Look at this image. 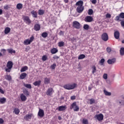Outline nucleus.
Segmentation results:
<instances>
[{
  "mask_svg": "<svg viewBox=\"0 0 124 124\" xmlns=\"http://www.w3.org/2000/svg\"><path fill=\"white\" fill-rule=\"evenodd\" d=\"M0 93H2V94H4V91L1 89V88H0Z\"/></svg>",
  "mask_w": 124,
  "mask_h": 124,
  "instance_id": "57",
  "label": "nucleus"
},
{
  "mask_svg": "<svg viewBox=\"0 0 124 124\" xmlns=\"http://www.w3.org/2000/svg\"><path fill=\"white\" fill-rule=\"evenodd\" d=\"M114 36L115 39H119L120 38V32L118 31H114Z\"/></svg>",
  "mask_w": 124,
  "mask_h": 124,
  "instance_id": "15",
  "label": "nucleus"
},
{
  "mask_svg": "<svg viewBox=\"0 0 124 124\" xmlns=\"http://www.w3.org/2000/svg\"><path fill=\"white\" fill-rule=\"evenodd\" d=\"M120 55L124 56V47H121L120 51Z\"/></svg>",
  "mask_w": 124,
  "mask_h": 124,
  "instance_id": "41",
  "label": "nucleus"
},
{
  "mask_svg": "<svg viewBox=\"0 0 124 124\" xmlns=\"http://www.w3.org/2000/svg\"><path fill=\"white\" fill-rule=\"evenodd\" d=\"M77 11L78 13H82L84 11L83 6H78L77 8Z\"/></svg>",
  "mask_w": 124,
  "mask_h": 124,
  "instance_id": "12",
  "label": "nucleus"
},
{
  "mask_svg": "<svg viewBox=\"0 0 124 124\" xmlns=\"http://www.w3.org/2000/svg\"><path fill=\"white\" fill-rule=\"evenodd\" d=\"M6 50L5 49H1V52H3V54H5Z\"/></svg>",
  "mask_w": 124,
  "mask_h": 124,
  "instance_id": "59",
  "label": "nucleus"
},
{
  "mask_svg": "<svg viewBox=\"0 0 124 124\" xmlns=\"http://www.w3.org/2000/svg\"><path fill=\"white\" fill-rule=\"evenodd\" d=\"M59 34H60V35H62L63 34V31H60V32H59Z\"/></svg>",
  "mask_w": 124,
  "mask_h": 124,
  "instance_id": "62",
  "label": "nucleus"
},
{
  "mask_svg": "<svg viewBox=\"0 0 124 124\" xmlns=\"http://www.w3.org/2000/svg\"><path fill=\"white\" fill-rule=\"evenodd\" d=\"M73 27L77 30H79L81 28V24L80 23L77 21H75L73 22Z\"/></svg>",
  "mask_w": 124,
  "mask_h": 124,
  "instance_id": "5",
  "label": "nucleus"
},
{
  "mask_svg": "<svg viewBox=\"0 0 124 124\" xmlns=\"http://www.w3.org/2000/svg\"><path fill=\"white\" fill-rule=\"evenodd\" d=\"M44 110L40 108L38 112V116H39V117H40L41 118H43V117H44Z\"/></svg>",
  "mask_w": 124,
  "mask_h": 124,
  "instance_id": "11",
  "label": "nucleus"
},
{
  "mask_svg": "<svg viewBox=\"0 0 124 124\" xmlns=\"http://www.w3.org/2000/svg\"><path fill=\"white\" fill-rule=\"evenodd\" d=\"M33 85L37 87H39V86L41 85V80H39L35 81L33 83Z\"/></svg>",
  "mask_w": 124,
  "mask_h": 124,
  "instance_id": "19",
  "label": "nucleus"
},
{
  "mask_svg": "<svg viewBox=\"0 0 124 124\" xmlns=\"http://www.w3.org/2000/svg\"><path fill=\"white\" fill-rule=\"evenodd\" d=\"M83 29L84 30H86V31H88V30H89V29H90V26L88 24H85L83 26Z\"/></svg>",
  "mask_w": 124,
  "mask_h": 124,
  "instance_id": "42",
  "label": "nucleus"
},
{
  "mask_svg": "<svg viewBox=\"0 0 124 124\" xmlns=\"http://www.w3.org/2000/svg\"><path fill=\"white\" fill-rule=\"evenodd\" d=\"M89 103L90 104V105H92L94 103H95V100L93 98H91L89 100Z\"/></svg>",
  "mask_w": 124,
  "mask_h": 124,
  "instance_id": "34",
  "label": "nucleus"
},
{
  "mask_svg": "<svg viewBox=\"0 0 124 124\" xmlns=\"http://www.w3.org/2000/svg\"><path fill=\"white\" fill-rule=\"evenodd\" d=\"M82 124H89V122L88 121L87 119L84 118L82 120Z\"/></svg>",
  "mask_w": 124,
  "mask_h": 124,
  "instance_id": "43",
  "label": "nucleus"
},
{
  "mask_svg": "<svg viewBox=\"0 0 124 124\" xmlns=\"http://www.w3.org/2000/svg\"><path fill=\"white\" fill-rule=\"evenodd\" d=\"M96 2H97L96 0H92V3H93V4H95Z\"/></svg>",
  "mask_w": 124,
  "mask_h": 124,
  "instance_id": "56",
  "label": "nucleus"
},
{
  "mask_svg": "<svg viewBox=\"0 0 124 124\" xmlns=\"http://www.w3.org/2000/svg\"><path fill=\"white\" fill-rule=\"evenodd\" d=\"M85 58H86V55H85V54H81L78 56V60H83V59H85Z\"/></svg>",
  "mask_w": 124,
  "mask_h": 124,
  "instance_id": "36",
  "label": "nucleus"
},
{
  "mask_svg": "<svg viewBox=\"0 0 124 124\" xmlns=\"http://www.w3.org/2000/svg\"><path fill=\"white\" fill-rule=\"evenodd\" d=\"M24 93L26 94V95H29L30 94V93H29V91L27 90H25L23 92Z\"/></svg>",
  "mask_w": 124,
  "mask_h": 124,
  "instance_id": "50",
  "label": "nucleus"
},
{
  "mask_svg": "<svg viewBox=\"0 0 124 124\" xmlns=\"http://www.w3.org/2000/svg\"><path fill=\"white\" fill-rule=\"evenodd\" d=\"M47 56L46 55H44L42 57V61H44V62H45V61H47Z\"/></svg>",
  "mask_w": 124,
  "mask_h": 124,
  "instance_id": "46",
  "label": "nucleus"
},
{
  "mask_svg": "<svg viewBox=\"0 0 124 124\" xmlns=\"http://www.w3.org/2000/svg\"><path fill=\"white\" fill-rule=\"evenodd\" d=\"M56 66H57V64H56V63H54L50 66V68H51V69H55Z\"/></svg>",
  "mask_w": 124,
  "mask_h": 124,
  "instance_id": "45",
  "label": "nucleus"
},
{
  "mask_svg": "<svg viewBox=\"0 0 124 124\" xmlns=\"http://www.w3.org/2000/svg\"><path fill=\"white\" fill-rule=\"evenodd\" d=\"M54 90L52 88H50L47 89L46 92V95H48L49 96H51L53 93H54Z\"/></svg>",
  "mask_w": 124,
  "mask_h": 124,
  "instance_id": "9",
  "label": "nucleus"
},
{
  "mask_svg": "<svg viewBox=\"0 0 124 124\" xmlns=\"http://www.w3.org/2000/svg\"><path fill=\"white\" fill-rule=\"evenodd\" d=\"M6 67L7 68L5 69L6 72H10L12 67H13V62L12 61H9L7 63Z\"/></svg>",
  "mask_w": 124,
  "mask_h": 124,
  "instance_id": "2",
  "label": "nucleus"
},
{
  "mask_svg": "<svg viewBox=\"0 0 124 124\" xmlns=\"http://www.w3.org/2000/svg\"><path fill=\"white\" fill-rule=\"evenodd\" d=\"M92 88L90 86H89V87H88V90H89V91H91V90H92Z\"/></svg>",
  "mask_w": 124,
  "mask_h": 124,
  "instance_id": "64",
  "label": "nucleus"
},
{
  "mask_svg": "<svg viewBox=\"0 0 124 124\" xmlns=\"http://www.w3.org/2000/svg\"><path fill=\"white\" fill-rule=\"evenodd\" d=\"M103 78L104 79H105V80H106V79L108 78V75H107V74H104L103 75Z\"/></svg>",
  "mask_w": 124,
  "mask_h": 124,
  "instance_id": "49",
  "label": "nucleus"
},
{
  "mask_svg": "<svg viewBox=\"0 0 124 124\" xmlns=\"http://www.w3.org/2000/svg\"><path fill=\"white\" fill-rule=\"evenodd\" d=\"M31 13L33 18H37V12L33 10L31 12Z\"/></svg>",
  "mask_w": 124,
  "mask_h": 124,
  "instance_id": "20",
  "label": "nucleus"
},
{
  "mask_svg": "<svg viewBox=\"0 0 124 124\" xmlns=\"http://www.w3.org/2000/svg\"><path fill=\"white\" fill-rule=\"evenodd\" d=\"M96 118H97V119L98 120V121H102V120H103V114H98V115H96L95 116Z\"/></svg>",
  "mask_w": 124,
  "mask_h": 124,
  "instance_id": "17",
  "label": "nucleus"
},
{
  "mask_svg": "<svg viewBox=\"0 0 124 124\" xmlns=\"http://www.w3.org/2000/svg\"><path fill=\"white\" fill-rule=\"evenodd\" d=\"M106 18H111V15L110 14H107L106 15Z\"/></svg>",
  "mask_w": 124,
  "mask_h": 124,
  "instance_id": "52",
  "label": "nucleus"
},
{
  "mask_svg": "<svg viewBox=\"0 0 124 124\" xmlns=\"http://www.w3.org/2000/svg\"><path fill=\"white\" fill-rule=\"evenodd\" d=\"M101 38L104 41H108L109 39L107 33H104L102 34Z\"/></svg>",
  "mask_w": 124,
  "mask_h": 124,
  "instance_id": "10",
  "label": "nucleus"
},
{
  "mask_svg": "<svg viewBox=\"0 0 124 124\" xmlns=\"http://www.w3.org/2000/svg\"><path fill=\"white\" fill-rule=\"evenodd\" d=\"M14 113H15V114H16V115H19V114L20 113V109H19V108H15L14 109Z\"/></svg>",
  "mask_w": 124,
  "mask_h": 124,
  "instance_id": "31",
  "label": "nucleus"
},
{
  "mask_svg": "<svg viewBox=\"0 0 124 124\" xmlns=\"http://www.w3.org/2000/svg\"><path fill=\"white\" fill-rule=\"evenodd\" d=\"M116 62V58H113L111 59H108L107 62L108 64H114V63H115Z\"/></svg>",
  "mask_w": 124,
  "mask_h": 124,
  "instance_id": "13",
  "label": "nucleus"
},
{
  "mask_svg": "<svg viewBox=\"0 0 124 124\" xmlns=\"http://www.w3.org/2000/svg\"><path fill=\"white\" fill-rule=\"evenodd\" d=\"M111 48L110 47H107V52H108V53H110V52H111Z\"/></svg>",
  "mask_w": 124,
  "mask_h": 124,
  "instance_id": "54",
  "label": "nucleus"
},
{
  "mask_svg": "<svg viewBox=\"0 0 124 124\" xmlns=\"http://www.w3.org/2000/svg\"><path fill=\"white\" fill-rule=\"evenodd\" d=\"M40 29H41V26L38 24H36L34 26V30L35 31H40Z\"/></svg>",
  "mask_w": 124,
  "mask_h": 124,
  "instance_id": "16",
  "label": "nucleus"
},
{
  "mask_svg": "<svg viewBox=\"0 0 124 124\" xmlns=\"http://www.w3.org/2000/svg\"><path fill=\"white\" fill-rule=\"evenodd\" d=\"M84 4V2L82 0H79L76 3V5L77 6H83Z\"/></svg>",
  "mask_w": 124,
  "mask_h": 124,
  "instance_id": "25",
  "label": "nucleus"
},
{
  "mask_svg": "<svg viewBox=\"0 0 124 124\" xmlns=\"http://www.w3.org/2000/svg\"><path fill=\"white\" fill-rule=\"evenodd\" d=\"M3 11H2V9H0V15H2Z\"/></svg>",
  "mask_w": 124,
  "mask_h": 124,
  "instance_id": "61",
  "label": "nucleus"
},
{
  "mask_svg": "<svg viewBox=\"0 0 124 124\" xmlns=\"http://www.w3.org/2000/svg\"><path fill=\"white\" fill-rule=\"evenodd\" d=\"M64 2H65V3H68V0H64Z\"/></svg>",
  "mask_w": 124,
  "mask_h": 124,
  "instance_id": "63",
  "label": "nucleus"
},
{
  "mask_svg": "<svg viewBox=\"0 0 124 124\" xmlns=\"http://www.w3.org/2000/svg\"><path fill=\"white\" fill-rule=\"evenodd\" d=\"M121 19H124V13H120L119 16H117L115 17V20L119 21L121 20Z\"/></svg>",
  "mask_w": 124,
  "mask_h": 124,
  "instance_id": "7",
  "label": "nucleus"
},
{
  "mask_svg": "<svg viewBox=\"0 0 124 124\" xmlns=\"http://www.w3.org/2000/svg\"><path fill=\"white\" fill-rule=\"evenodd\" d=\"M77 87V84L76 83H73V84L68 83L63 86V88L64 89L68 90V91H70V90H74V89H75Z\"/></svg>",
  "mask_w": 124,
  "mask_h": 124,
  "instance_id": "1",
  "label": "nucleus"
},
{
  "mask_svg": "<svg viewBox=\"0 0 124 124\" xmlns=\"http://www.w3.org/2000/svg\"><path fill=\"white\" fill-rule=\"evenodd\" d=\"M120 104H121V105H123L124 106V101H122V102L120 101L119 102Z\"/></svg>",
  "mask_w": 124,
  "mask_h": 124,
  "instance_id": "60",
  "label": "nucleus"
},
{
  "mask_svg": "<svg viewBox=\"0 0 124 124\" xmlns=\"http://www.w3.org/2000/svg\"><path fill=\"white\" fill-rule=\"evenodd\" d=\"M45 13V11L43 10L40 9L38 10L39 15H43Z\"/></svg>",
  "mask_w": 124,
  "mask_h": 124,
  "instance_id": "35",
  "label": "nucleus"
},
{
  "mask_svg": "<svg viewBox=\"0 0 124 124\" xmlns=\"http://www.w3.org/2000/svg\"><path fill=\"white\" fill-rule=\"evenodd\" d=\"M20 99L21 101H26L27 100V96L24 95V94L22 93L20 95Z\"/></svg>",
  "mask_w": 124,
  "mask_h": 124,
  "instance_id": "24",
  "label": "nucleus"
},
{
  "mask_svg": "<svg viewBox=\"0 0 124 124\" xmlns=\"http://www.w3.org/2000/svg\"><path fill=\"white\" fill-rule=\"evenodd\" d=\"M70 108L71 109H74V111L75 112H78L79 109V106H77V105L76 104V102L73 103L71 105Z\"/></svg>",
  "mask_w": 124,
  "mask_h": 124,
  "instance_id": "3",
  "label": "nucleus"
},
{
  "mask_svg": "<svg viewBox=\"0 0 124 124\" xmlns=\"http://www.w3.org/2000/svg\"><path fill=\"white\" fill-rule=\"evenodd\" d=\"M121 22V25L122 26V27H124V20H119L118 22Z\"/></svg>",
  "mask_w": 124,
  "mask_h": 124,
  "instance_id": "48",
  "label": "nucleus"
},
{
  "mask_svg": "<svg viewBox=\"0 0 124 124\" xmlns=\"http://www.w3.org/2000/svg\"><path fill=\"white\" fill-rule=\"evenodd\" d=\"M6 102V98L5 97H0V104H4Z\"/></svg>",
  "mask_w": 124,
  "mask_h": 124,
  "instance_id": "26",
  "label": "nucleus"
},
{
  "mask_svg": "<svg viewBox=\"0 0 124 124\" xmlns=\"http://www.w3.org/2000/svg\"><path fill=\"white\" fill-rule=\"evenodd\" d=\"M9 8H10V7H9L8 5H5L4 6V9H5V10H8V9H9Z\"/></svg>",
  "mask_w": 124,
  "mask_h": 124,
  "instance_id": "47",
  "label": "nucleus"
},
{
  "mask_svg": "<svg viewBox=\"0 0 124 124\" xmlns=\"http://www.w3.org/2000/svg\"><path fill=\"white\" fill-rule=\"evenodd\" d=\"M59 47H63L64 46V42L61 41L58 43Z\"/></svg>",
  "mask_w": 124,
  "mask_h": 124,
  "instance_id": "37",
  "label": "nucleus"
},
{
  "mask_svg": "<svg viewBox=\"0 0 124 124\" xmlns=\"http://www.w3.org/2000/svg\"><path fill=\"white\" fill-rule=\"evenodd\" d=\"M7 51L8 52L9 54H16V51L13 50V49H8Z\"/></svg>",
  "mask_w": 124,
  "mask_h": 124,
  "instance_id": "28",
  "label": "nucleus"
},
{
  "mask_svg": "<svg viewBox=\"0 0 124 124\" xmlns=\"http://www.w3.org/2000/svg\"><path fill=\"white\" fill-rule=\"evenodd\" d=\"M59 58L58 56H55L53 57V59H54V60H59Z\"/></svg>",
  "mask_w": 124,
  "mask_h": 124,
  "instance_id": "58",
  "label": "nucleus"
},
{
  "mask_svg": "<svg viewBox=\"0 0 124 124\" xmlns=\"http://www.w3.org/2000/svg\"><path fill=\"white\" fill-rule=\"evenodd\" d=\"M11 31V29H10V28L6 27L5 28L4 32L5 34H8V33H9V32H10Z\"/></svg>",
  "mask_w": 124,
  "mask_h": 124,
  "instance_id": "23",
  "label": "nucleus"
},
{
  "mask_svg": "<svg viewBox=\"0 0 124 124\" xmlns=\"http://www.w3.org/2000/svg\"><path fill=\"white\" fill-rule=\"evenodd\" d=\"M58 110L61 112L62 111H64L66 109V106H61L58 107Z\"/></svg>",
  "mask_w": 124,
  "mask_h": 124,
  "instance_id": "18",
  "label": "nucleus"
},
{
  "mask_svg": "<svg viewBox=\"0 0 124 124\" xmlns=\"http://www.w3.org/2000/svg\"><path fill=\"white\" fill-rule=\"evenodd\" d=\"M50 83V78H46L44 80V83L46 85L49 84Z\"/></svg>",
  "mask_w": 124,
  "mask_h": 124,
  "instance_id": "32",
  "label": "nucleus"
},
{
  "mask_svg": "<svg viewBox=\"0 0 124 124\" xmlns=\"http://www.w3.org/2000/svg\"><path fill=\"white\" fill-rule=\"evenodd\" d=\"M42 36L44 38H46V37H47V36H48V33H47L46 32H44L42 33Z\"/></svg>",
  "mask_w": 124,
  "mask_h": 124,
  "instance_id": "40",
  "label": "nucleus"
},
{
  "mask_svg": "<svg viewBox=\"0 0 124 124\" xmlns=\"http://www.w3.org/2000/svg\"><path fill=\"white\" fill-rule=\"evenodd\" d=\"M104 93H105V95H108V96H110V95H111V94L110 92H108L107 91L105 90H104Z\"/></svg>",
  "mask_w": 124,
  "mask_h": 124,
  "instance_id": "39",
  "label": "nucleus"
},
{
  "mask_svg": "<svg viewBox=\"0 0 124 124\" xmlns=\"http://www.w3.org/2000/svg\"><path fill=\"white\" fill-rule=\"evenodd\" d=\"M5 78L6 79V80H7V81H11V80H12V78L11 77V76L8 75H7L5 77Z\"/></svg>",
  "mask_w": 124,
  "mask_h": 124,
  "instance_id": "30",
  "label": "nucleus"
},
{
  "mask_svg": "<svg viewBox=\"0 0 124 124\" xmlns=\"http://www.w3.org/2000/svg\"><path fill=\"white\" fill-rule=\"evenodd\" d=\"M4 123V120L2 118H0V124H3Z\"/></svg>",
  "mask_w": 124,
  "mask_h": 124,
  "instance_id": "53",
  "label": "nucleus"
},
{
  "mask_svg": "<svg viewBox=\"0 0 124 124\" xmlns=\"http://www.w3.org/2000/svg\"><path fill=\"white\" fill-rule=\"evenodd\" d=\"M27 75H28L27 74V73H23L21 74V75H20L19 78L21 80H23V79H25V78H26V77H27Z\"/></svg>",
  "mask_w": 124,
  "mask_h": 124,
  "instance_id": "21",
  "label": "nucleus"
},
{
  "mask_svg": "<svg viewBox=\"0 0 124 124\" xmlns=\"http://www.w3.org/2000/svg\"><path fill=\"white\" fill-rule=\"evenodd\" d=\"M28 67L27 66H25L23 67L20 70V72H25V71H27L28 70Z\"/></svg>",
  "mask_w": 124,
  "mask_h": 124,
  "instance_id": "29",
  "label": "nucleus"
},
{
  "mask_svg": "<svg viewBox=\"0 0 124 124\" xmlns=\"http://www.w3.org/2000/svg\"><path fill=\"white\" fill-rule=\"evenodd\" d=\"M92 74H94L96 72V67L95 65H93L92 67Z\"/></svg>",
  "mask_w": 124,
  "mask_h": 124,
  "instance_id": "33",
  "label": "nucleus"
},
{
  "mask_svg": "<svg viewBox=\"0 0 124 124\" xmlns=\"http://www.w3.org/2000/svg\"><path fill=\"white\" fill-rule=\"evenodd\" d=\"M105 62V59L102 58L101 61H100V63H104V62Z\"/></svg>",
  "mask_w": 124,
  "mask_h": 124,
  "instance_id": "55",
  "label": "nucleus"
},
{
  "mask_svg": "<svg viewBox=\"0 0 124 124\" xmlns=\"http://www.w3.org/2000/svg\"><path fill=\"white\" fill-rule=\"evenodd\" d=\"M84 21L86 23H91L93 21V18L92 16H87L85 17Z\"/></svg>",
  "mask_w": 124,
  "mask_h": 124,
  "instance_id": "8",
  "label": "nucleus"
},
{
  "mask_svg": "<svg viewBox=\"0 0 124 124\" xmlns=\"http://www.w3.org/2000/svg\"><path fill=\"white\" fill-rule=\"evenodd\" d=\"M33 40H34V37L32 36L30 38V39H27L24 40L23 44L24 45H30V44H31V43Z\"/></svg>",
  "mask_w": 124,
  "mask_h": 124,
  "instance_id": "4",
  "label": "nucleus"
},
{
  "mask_svg": "<svg viewBox=\"0 0 124 124\" xmlns=\"http://www.w3.org/2000/svg\"><path fill=\"white\" fill-rule=\"evenodd\" d=\"M93 11L92 9H90L88 10V15H93Z\"/></svg>",
  "mask_w": 124,
  "mask_h": 124,
  "instance_id": "44",
  "label": "nucleus"
},
{
  "mask_svg": "<svg viewBox=\"0 0 124 124\" xmlns=\"http://www.w3.org/2000/svg\"><path fill=\"white\" fill-rule=\"evenodd\" d=\"M16 8L18 10H20V9H22V8H23V4H22L21 3H19L17 4Z\"/></svg>",
  "mask_w": 124,
  "mask_h": 124,
  "instance_id": "27",
  "label": "nucleus"
},
{
  "mask_svg": "<svg viewBox=\"0 0 124 124\" xmlns=\"http://www.w3.org/2000/svg\"><path fill=\"white\" fill-rule=\"evenodd\" d=\"M76 99V96L73 95L71 96V100H75Z\"/></svg>",
  "mask_w": 124,
  "mask_h": 124,
  "instance_id": "51",
  "label": "nucleus"
},
{
  "mask_svg": "<svg viewBox=\"0 0 124 124\" xmlns=\"http://www.w3.org/2000/svg\"><path fill=\"white\" fill-rule=\"evenodd\" d=\"M59 51V50H58V49H57L56 48H53L50 50V53H51V54H56V53H58V52Z\"/></svg>",
  "mask_w": 124,
  "mask_h": 124,
  "instance_id": "22",
  "label": "nucleus"
},
{
  "mask_svg": "<svg viewBox=\"0 0 124 124\" xmlns=\"http://www.w3.org/2000/svg\"><path fill=\"white\" fill-rule=\"evenodd\" d=\"M23 20L26 24H28V25H30V24H31V19H30V17L28 16H24L23 17Z\"/></svg>",
  "mask_w": 124,
  "mask_h": 124,
  "instance_id": "6",
  "label": "nucleus"
},
{
  "mask_svg": "<svg viewBox=\"0 0 124 124\" xmlns=\"http://www.w3.org/2000/svg\"><path fill=\"white\" fill-rule=\"evenodd\" d=\"M32 114L31 113L30 114H26L24 117V119L25 120V121H29V120L31 119V117H32Z\"/></svg>",
  "mask_w": 124,
  "mask_h": 124,
  "instance_id": "14",
  "label": "nucleus"
},
{
  "mask_svg": "<svg viewBox=\"0 0 124 124\" xmlns=\"http://www.w3.org/2000/svg\"><path fill=\"white\" fill-rule=\"evenodd\" d=\"M24 86L26 88H27V89H31V85L30 84H27L24 83Z\"/></svg>",
  "mask_w": 124,
  "mask_h": 124,
  "instance_id": "38",
  "label": "nucleus"
}]
</instances>
